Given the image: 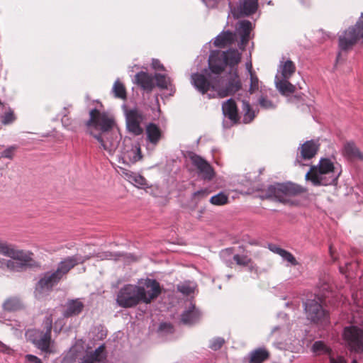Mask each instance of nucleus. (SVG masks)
<instances>
[{
  "mask_svg": "<svg viewBox=\"0 0 363 363\" xmlns=\"http://www.w3.org/2000/svg\"><path fill=\"white\" fill-rule=\"evenodd\" d=\"M330 363H347V362L342 357H337V358H335L333 357H330Z\"/></svg>",
  "mask_w": 363,
  "mask_h": 363,
  "instance_id": "nucleus-56",
  "label": "nucleus"
},
{
  "mask_svg": "<svg viewBox=\"0 0 363 363\" xmlns=\"http://www.w3.org/2000/svg\"><path fill=\"white\" fill-rule=\"evenodd\" d=\"M0 254L11 258L25 259V257L22 255L23 254L20 250H17L13 245L3 241H0Z\"/></svg>",
  "mask_w": 363,
  "mask_h": 363,
  "instance_id": "nucleus-27",
  "label": "nucleus"
},
{
  "mask_svg": "<svg viewBox=\"0 0 363 363\" xmlns=\"http://www.w3.org/2000/svg\"><path fill=\"white\" fill-rule=\"evenodd\" d=\"M25 358L29 363H43L40 358L33 354H26Z\"/></svg>",
  "mask_w": 363,
  "mask_h": 363,
  "instance_id": "nucleus-53",
  "label": "nucleus"
},
{
  "mask_svg": "<svg viewBox=\"0 0 363 363\" xmlns=\"http://www.w3.org/2000/svg\"><path fill=\"white\" fill-rule=\"evenodd\" d=\"M342 173L329 158H321L317 166H311L305 179L314 186L337 185Z\"/></svg>",
  "mask_w": 363,
  "mask_h": 363,
  "instance_id": "nucleus-2",
  "label": "nucleus"
},
{
  "mask_svg": "<svg viewBox=\"0 0 363 363\" xmlns=\"http://www.w3.org/2000/svg\"><path fill=\"white\" fill-rule=\"evenodd\" d=\"M313 351L317 355L328 354L329 357H332L331 350L322 341H316L314 342L313 345Z\"/></svg>",
  "mask_w": 363,
  "mask_h": 363,
  "instance_id": "nucleus-36",
  "label": "nucleus"
},
{
  "mask_svg": "<svg viewBox=\"0 0 363 363\" xmlns=\"http://www.w3.org/2000/svg\"><path fill=\"white\" fill-rule=\"evenodd\" d=\"M363 44V13L354 26L345 30L338 37L340 51H348L358 44Z\"/></svg>",
  "mask_w": 363,
  "mask_h": 363,
  "instance_id": "nucleus-4",
  "label": "nucleus"
},
{
  "mask_svg": "<svg viewBox=\"0 0 363 363\" xmlns=\"http://www.w3.org/2000/svg\"><path fill=\"white\" fill-rule=\"evenodd\" d=\"M307 191V189L291 182L279 183L268 187L267 194L269 197L284 203L293 205L291 198L300 196Z\"/></svg>",
  "mask_w": 363,
  "mask_h": 363,
  "instance_id": "nucleus-3",
  "label": "nucleus"
},
{
  "mask_svg": "<svg viewBox=\"0 0 363 363\" xmlns=\"http://www.w3.org/2000/svg\"><path fill=\"white\" fill-rule=\"evenodd\" d=\"M225 342V341L224 338L220 337H215L211 340L209 347L211 350L216 351L220 350L223 346Z\"/></svg>",
  "mask_w": 363,
  "mask_h": 363,
  "instance_id": "nucleus-44",
  "label": "nucleus"
},
{
  "mask_svg": "<svg viewBox=\"0 0 363 363\" xmlns=\"http://www.w3.org/2000/svg\"><path fill=\"white\" fill-rule=\"evenodd\" d=\"M251 30L252 23L250 21L245 20L240 22L238 32L240 35L250 36Z\"/></svg>",
  "mask_w": 363,
  "mask_h": 363,
  "instance_id": "nucleus-39",
  "label": "nucleus"
},
{
  "mask_svg": "<svg viewBox=\"0 0 363 363\" xmlns=\"http://www.w3.org/2000/svg\"><path fill=\"white\" fill-rule=\"evenodd\" d=\"M113 92L114 96L121 99H126V89L124 84L119 80H116L113 86Z\"/></svg>",
  "mask_w": 363,
  "mask_h": 363,
  "instance_id": "nucleus-34",
  "label": "nucleus"
},
{
  "mask_svg": "<svg viewBox=\"0 0 363 363\" xmlns=\"http://www.w3.org/2000/svg\"><path fill=\"white\" fill-rule=\"evenodd\" d=\"M242 109L245 112L243 116V123H250L255 118V114L248 101H242Z\"/></svg>",
  "mask_w": 363,
  "mask_h": 363,
  "instance_id": "nucleus-35",
  "label": "nucleus"
},
{
  "mask_svg": "<svg viewBox=\"0 0 363 363\" xmlns=\"http://www.w3.org/2000/svg\"><path fill=\"white\" fill-rule=\"evenodd\" d=\"M159 330L160 331H164L167 333H173V326L171 323H162L160 325Z\"/></svg>",
  "mask_w": 363,
  "mask_h": 363,
  "instance_id": "nucleus-51",
  "label": "nucleus"
},
{
  "mask_svg": "<svg viewBox=\"0 0 363 363\" xmlns=\"http://www.w3.org/2000/svg\"><path fill=\"white\" fill-rule=\"evenodd\" d=\"M242 88V83L239 75L237 72L231 73L225 87L218 88L217 90L218 96L220 98H224L228 96L233 95Z\"/></svg>",
  "mask_w": 363,
  "mask_h": 363,
  "instance_id": "nucleus-13",
  "label": "nucleus"
},
{
  "mask_svg": "<svg viewBox=\"0 0 363 363\" xmlns=\"http://www.w3.org/2000/svg\"><path fill=\"white\" fill-rule=\"evenodd\" d=\"M145 121V114L138 108L129 109L125 112L127 130L135 136H139L143 133L144 129L142 125Z\"/></svg>",
  "mask_w": 363,
  "mask_h": 363,
  "instance_id": "nucleus-7",
  "label": "nucleus"
},
{
  "mask_svg": "<svg viewBox=\"0 0 363 363\" xmlns=\"http://www.w3.org/2000/svg\"><path fill=\"white\" fill-rule=\"evenodd\" d=\"M352 363H358L357 360L354 359Z\"/></svg>",
  "mask_w": 363,
  "mask_h": 363,
  "instance_id": "nucleus-63",
  "label": "nucleus"
},
{
  "mask_svg": "<svg viewBox=\"0 0 363 363\" xmlns=\"http://www.w3.org/2000/svg\"><path fill=\"white\" fill-rule=\"evenodd\" d=\"M342 153L343 155L349 160H359L363 161V153L352 141L345 143Z\"/></svg>",
  "mask_w": 363,
  "mask_h": 363,
  "instance_id": "nucleus-23",
  "label": "nucleus"
},
{
  "mask_svg": "<svg viewBox=\"0 0 363 363\" xmlns=\"http://www.w3.org/2000/svg\"><path fill=\"white\" fill-rule=\"evenodd\" d=\"M134 82L141 89L147 91H151L154 88V82L152 76L143 71L135 74Z\"/></svg>",
  "mask_w": 363,
  "mask_h": 363,
  "instance_id": "nucleus-21",
  "label": "nucleus"
},
{
  "mask_svg": "<svg viewBox=\"0 0 363 363\" xmlns=\"http://www.w3.org/2000/svg\"><path fill=\"white\" fill-rule=\"evenodd\" d=\"M155 80L157 86L161 89H167L168 85L170 84V79L164 74H156Z\"/></svg>",
  "mask_w": 363,
  "mask_h": 363,
  "instance_id": "nucleus-41",
  "label": "nucleus"
},
{
  "mask_svg": "<svg viewBox=\"0 0 363 363\" xmlns=\"http://www.w3.org/2000/svg\"><path fill=\"white\" fill-rule=\"evenodd\" d=\"M234 41L235 35L230 31H224L216 38L213 43L216 47L225 48L233 44Z\"/></svg>",
  "mask_w": 363,
  "mask_h": 363,
  "instance_id": "nucleus-28",
  "label": "nucleus"
},
{
  "mask_svg": "<svg viewBox=\"0 0 363 363\" xmlns=\"http://www.w3.org/2000/svg\"><path fill=\"white\" fill-rule=\"evenodd\" d=\"M51 325H49L46 332L35 342L36 347L46 353H50V345L51 342Z\"/></svg>",
  "mask_w": 363,
  "mask_h": 363,
  "instance_id": "nucleus-30",
  "label": "nucleus"
},
{
  "mask_svg": "<svg viewBox=\"0 0 363 363\" xmlns=\"http://www.w3.org/2000/svg\"><path fill=\"white\" fill-rule=\"evenodd\" d=\"M276 86L279 92L284 96H289L296 91V86L289 82V79L283 78L276 82Z\"/></svg>",
  "mask_w": 363,
  "mask_h": 363,
  "instance_id": "nucleus-31",
  "label": "nucleus"
},
{
  "mask_svg": "<svg viewBox=\"0 0 363 363\" xmlns=\"http://www.w3.org/2000/svg\"><path fill=\"white\" fill-rule=\"evenodd\" d=\"M141 292L138 286L135 284H126L118 292L116 303L122 308H133L142 303Z\"/></svg>",
  "mask_w": 363,
  "mask_h": 363,
  "instance_id": "nucleus-5",
  "label": "nucleus"
},
{
  "mask_svg": "<svg viewBox=\"0 0 363 363\" xmlns=\"http://www.w3.org/2000/svg\"><path fill=\"white\" fill-rule=\"evenodd\" d=\"M89 257H81L79 255H74L71 257H67L62 259L57 265L56 269L57 273L60 275V277L62 279L67 274L73 269L75 266L79 264H83L87 259H89Z\"/></svg>",
  "mask_w": 363,
  "mask_h": 363,
  "instance_id": "nucleus-14",
  "label": "nucleus"
},
{
  "mask_svg": "<svg viewBox=\"0 0 363 363\" xmlns=\"http://www.w3.org/2000/svg\"><path fill=\"white\" fill-rule=\"evenodd\" d=\"M319 144L313 140H308L298 148L300 157L304 160H311L317 154Z\"/></svg>",
  "mask_w": 363,
  "mask_h": 363,
  "instance_id": "nucleus-18",
  "label": "nucleus"
},
{
  "mask_svg": "<svg viewBox=\"0 0 363 363\" xmlns=\"http://www.w3.org/2000/svg\"><path fill=\"white\" fill-rule=\"evenodd\" d=\"M308 300L304 303L305 312L308 320L316 324L329 323V313L323 308L322 300Z\"/></svg>",
  "mask_w": 363,
  "mask_h": 363,
  "instance_id": "nucleus-6",
  "label": "nucleus"
},
{
  "mask_svg": "<svg viewBox=\"0 0 363 363\" xmlns=\"http://www.w3.org/2000/svg\"><path fill=\"white\" fill-rule=\"evenodd\" d=\"M210 203L215 206H223L228 203V196L223 192H220L213 196L210 199Z\"/></svg>",
  "mask_w": 363,
  "mask_h": 363,
  "instance_id": "nucleus-37",
  "label": "nucleus"
},
{
  "mask_svg": "<svg viewBox=\"0 0 363 363\" xmlns=\"http://www.w3.org/2000/svg\"><path fill=\"white\" fill-rule=\"evenodd\" d=\"M249 72L250 75V86L249 89L250 94H253L259 89V79L252 70V65H250Z\"/></svg>",
  "mask_w": 363,
  "mask_h": 363,
  "instance_id": "nucleus-38",
  "label": "nucleus"
},
{
  "mask_svg": "<svg viewBox=\"0 0 363 363\" xmlns=\"http://www.w3.org/2000/svg\"><path fill=\"white\" fill-rule=\"evenodd\" d=\"M340 55H341V53H340V52H339V53H338V55H337V61H338V60H339L340 57Z\"/></svg>",
  "mask_w": 363,
  "mask_h": 363,
  "instance_id": "nucleus-61",
  "label": "nucleus"
},
{
  "mask_svg": "<svg viewBox=\"0 0 363 363\" xmlns=\"http://www.w3.org/2000/svg\"><path fill=\"white\" fill-rule=\"evenodd\" d=\"M343 338L351 351L360 353L363 351V330L357 326L346 327Z\"/></svg>",
  "mask_w": 363,
  "mask_h": 363,
  "instance_id": "nucleus-9",
  "label": "nucleus"
},
{
  "mask_svg": "<svg viewBox=\"0 0 363 363\" xmlns=\"http://www.w3.org/2000/svg\"><path fill=\"white\" fill-rule=\"evenodd\" d=\"M25 308L22 298L17 296L6 298L2 303V308L6 312H15Z\"/></svg>",
  "mask_w": 363,
  "mask_h": 363,
  "instance_id": "nucleus-20",
  "label": "nucleus"
},
{
  "mask_svg": "<svg viewBox=\"0 0 363 363\" xmlns=\"http://www.w3.org/2000/svg\"><path fill=\"white\" fill-rule=\"evenodd\" d=\"M200 316V311L194 305H192L188 310L183 312L181 321L185 325H193L199 321Z\"/></svg>",
  "mask_w": 363,
  "mask_h": 363,
  "instance_id": "nucleus-26",
  "label": "nucleus"
},
{
  "mask_svg": "<svg viewBox=\"0 0 363 363\" xmlns=\"http://www.w3.org/2000/svg\"><path fill=\"white\" fill-rule=\"evenodd\" d=\"M281 252V257L284 258L285 260L289 262L291 264L294 266L298 265V262L296 261L294 256L289 252L286 250H280Z\"/></svg>",
  "mask_w": 363,
  "mask_h": 363,
  "instance_id": "nucleus-45",
  "label": "nucleus"
},
{
  "mask_svg": "<svg viewBox=\"0 0 363 363\" xmlns=\"http://www.w3.org/2000/svg\"><path fill=\"white\" fill-rule=\"evenodd\" d=\"M133 176V179L131 183H135L136 184L143 186L145 184V179L139 174H131Z\"/></svg>",
  "mask_w": 363,
  "mask_h": 363,
  "instance_id": "nucleus-50",
  "label": "nucleus"
},
{
  "mask_svg": "<svg viewBox=\"0 0 363 363\" xmlns=\"http://www.w3.org/2000/svg\"><path fill=\"white\" fill-rule=\"evenodd\" d=\"M233 260L238 265L246 267L252 262L251 258L247 255H235L233 256Z\"/></svg>",
  "mask_w": 363,
  "mask_h": 363,
  "instance_id": "nucleus-43",
  "label": "nucleus"
},
{
  "mask_svg": "<svg viewBox=\"0 0 363 363\" xmlns=\"http://www.w3.org/2000/svg\"><path fill=\"white\" fill-rule=\"evenodd\" d=\"M270 250H271L272 252H275V253H277V254L279 255L280 256H281V252H280V250H284V249H282V248H281V247H277V246H275V245H274V246L271 247H270Z\"/></svg>",
  "mask_w": 363,
  "mask_h": 363,
  "instance_id": "nucleus-59",
  "label": "nucleus"
},
{
  "mask_svg": "<svg viewBox=\"0 0 363 363\" xmlns=\"http://www.w3.org/2000/svg\"><path fill=\"white\" fill-rule=\"evenodd\" d=\"M296 161H297V162H298V163H300V162H301L298 160V157H297Z\"/></svg>",
  "mask_w": 363,
  "mask_h": 363,
  "instance_id": "nucleus-64",
  "label": "nucleus"
},
{
  "mask_svg": "<svg viewBox=\"0 0 363 363\" xmlns=\"http://www.w3.org/2000/svg\"><path fill=\"white\" fill-rule=\"evenodd\" d=\"M226 67L224 59L220 52L212 53L208 59V67L211 73L221 74Z\"/></svg>",
  "mask_w": 363,
  "mask_h": 363,
  "instance_id": "nucleus-16",
  "label": "nucleus"
},
{
  "mask_svg": "<svg viewBox=\"0 0 363 363\" xmlns=\"http://www.w3.org/2000/svg\"><path fill=\"white\" fill-rule=\"evenodd\" d=\"M220 53L226 66L233 67L240 61V54L236 49H230L227 51L220 52Z\"/></svg>",
  "mask_w": 363,
  "mask_h": 363,
  "instance_id": "nucleus-29",
  "label": "nucleus"
},
{
  "mask_svg": "<svg viewBox=\"0 0 363 363\" xmlns=\"http://www.w3.org/2000/svg\"><path fill=\"white\" fill-rule=\"evenodd\" d=\"M177 290L184 295H190L194 292V289L188 284L177 285Z\"/></svg>",
  "mask_w": 363,
  "mask_h": 363,
  "instance_id": "nucleus-47",
  "label": "nucleus"
},
{
  "mask_svg": "<svg viewBox=\"0 0 363 363\" xmlns=\"http://www.w3.org/2000/svg\"><path fill=\"white\" fill-rule=\"evenodd\" d=\"M138 290L141 292L142 303L150 304L155 300L162 293V287L156 279H145L139 283Z\"/></svg>",
  "mask_w": 363,
  "mask_h": 363,
  "instance_id": "nucleus-8",
  "label": "nucleus"
},
{
  "mask_svg": "<svg viewBox=\"0 0 363 363\" xmlns=\"http://www.w3.org/2000/svg\"><path fill=\"white\" fill-rule=\"evenodd\" d=\"M240 37H241V43L242 44H247L248 40H249V37L250 36L244 37V35H240Z\"/></svg>",
  "mask_w": 363,
  "mask_h": 363,
  "instance_id": "nucleus-60",
  "label": "nucleus"
},
{
  "mask_svg": "<svg viewBox=\"0 0 363 363\" xmlns=\"http://www.w3.org/2000/svg\"><path fill=\"white\" fill-rule=\"evenodd\" d=\"M16 117L13 111L9 108V109L1 116V123L4 125H8L15 121Z\"/></svg>",
  "mask_w": 363,
  "mask_h": 363,
  "instance_id": "nucleus-42",
  "label": "nucleus"
},
{
  "mask_svg": "<svg viewBox=\"0 0 363 363\" xmlns=\"http://www.w3.org/2000/svg\"><path fill=\"white\" fill-rule=\"evenodd\" d=\"M124 157L128 159L130 163H135L143 158L141 148L139 144L131 147L130 150L124 152Z\"/></svg>",
  "mask_w": 363,
  "mask_h": 363,
  "instance_id": "nucleus-32",
  "label": "nucleus"
},
{
  "mask_svg": "<svg viewBox=\"0 0 363 363\" xmlns=\"http://www.w3.org/2000/svg\"><path fill=\"white\" fill-rule=\"evenodd\" d=\"M189 157L192 164L196 168L198 174L203 180L211 181L215 177L214 169L208 161L194 152H190Z\"/></svg>",
  "mask_w": 363,
  "mask_h": 363,
  "instance_id": "nucleus-10",
  "label": "nucleus"
},
{
  "mask_svg": "<svg viewBox=\"0 0 363 363\" xmlns=\"http://www.w3.org/2000/svg\"><path fill=\"white\" fill-rule=\"evenodd\" d=\"M114 119L105 112L96 108L89 111V119L86 122V132L95 138L101 147L113 155L118 147L121 135L112 130Z\"/></svg>",
  "mask_w": 363,
  "mask_h": 363,
  "instance_id": "nucleus-1",
  "label": "nucleus"
},
{
  "mask_svg": "<svg viewBox=\"0 0 363 363\" xmlns=\"http://www.w3.org/2000/svg\"><path fill=\"white\" fill-rule=\"evenodd\" d=\"M210 193L208 189H203L194 193L193 196L194 198H204L206 197Z\"/></svg>",
  "mask_w": 363,
  "mask_h": 363,
  "instance_id": "nucleus-52",
  "label": "nucleus"
},
{
  "mask_svg": "<svg viewBox=\"0 0 363 363\" xmlns=\"http://www.w3.org/2000/svg\"><path fill=\"white\" fill-rule=\"evenodd\" d=\"M105 350V347L104 345L99 346L96 348L93 352H91V354L96 358L97 362H99L101 359V354Z\"/></svg>",
  "mask_w": 363,
  "mask_h": 363,
  "instance_id": "nucleus-49",
  "label": "nucleus"
},
{
  "mask_svg": "<svg viewBox=\"0 0 363 363\" xmlns=\"http://www.w3.org/2000/svg\"><path fill=\"white\" fill-rule=\"evenodd\" d=\"M11 349L0 341V352L3 353H10Z\"/></svg>",
  "mask_w": 363,
  "mask_h": 363,
  "instance_id": "nucleus-57",
  "label": "nucleus"
},
{
  "mask_svg": "<svg viewBox=\"0 0 363 363\" xmlns=\"http://www.w3.org/2000/svg\"><path fill=\"white\" fill-rule=\"evenodd\" d=\"M258 8V0H243L237 8L239 16H250L255 13Z\"/></svg>",
  "mask_w": 363,
  "mask_h": 363,
  "instance_id": "nucleus-24",
  "label": "nucleus"
},
{
  "mask_svg": "<svg viewBox=\"0 0 363 363\" xmlns=\"http://www.w3.org/2000/svg\"><path fill=\"white\" fill-rule=\"evenodd\" d=\"M16 147L14 146H11L9 147H8L7 149H6L1 154V157H5V158H8V159H13V153L16 150Z\"/></svg>",
  "mask_w": 363,
  "mask_h": 363,
  "instance_id": "nucleus-48",
  "label": "nucleus"
},
{
  "mask_svg": "<svg viewBox=\"0 0 363 363\" xmlns=\"http://www.w3.org/2000/svg\"><path fill=\"white\" fill-rule=\"evenodd\" d=\"M283 78L289 79L296 71L295 64L290 60H286L281 67Z\"/></svg>",
  "mask_w": 363,
  "mask_h": 363,
  "instance_id": "nucleus-33",
  "label": "nucleus"
},
{
  "mask_svg": "<svg viewBox=\"0 0 363 363\" xmlns=\"http://www.w3.org/2000/svg\"><path fill=\"white\" fill-rule=\"evenodd\" d=\"M330 252L331 256L333 257V252H332V247H330Z\"/></svg>",
  "mask_w": 363,
  "mask_h": 363,
  "instance_id": "nucleus-62",
  "label": "nucleus"
},
{
  "mask_svg": "<svg viewBox=\"0 0 363 363\" xmlns=\"http://www.w3.org/2000/svg\"><path fill=\"white\" fill-rule=\"evenodd\" d=\"M96 362H97V360H96V358L94 357L91 353L86 354L82 359V363H95Z\"/></svg>",
  "mask_w": 363,
  "mask_h": 363,
  "instance_id": "nucleus-55",
  "label": "nucleus"
},
{
  "mask_svg": "<svg viewBox=\"0 0 363 363\" xmlns=\"http://www.w3.org/2000/svg\"><path fill=\"white\" fill-rule=\"evenodd\" d=\"M25 257V259H18L16 258H11V259L5 260L2 259L1 268L6 267L11 272H21L24 270L26 267L30 265L33 260V253L31 252H26L21 250Z\"/></svg>",
  "mask_w": 363,
  "mask_h": 363,
  "instance_id": "nucleus-12",
  "label": "nucleus"
},
{
  "mask_svg": "<svg viewBox=\"0 0 363 363\" xmlns=\"http://www.w3.org/2000/svg\"><path fill=\"white\" fill-rule=\"evenodd\" d=\"M270 357V352L265 347H259L249 353L248 363H263Z\"/></svg>",
  "mask_w": 363,
  "mask_h": 363,
  "instance_id": "nucleus-22",
  "label": "nucleus"
},
{
  "mask_svg": "<svg viewBox=\"0 0 363 363\" xmlns=\"http://www.w3.org/2000/svg\"><path fill=\"white\" fill-rule=\"evenodd\" d=\"M123 174L125 175V178L130 182H132L133 176L131 174H135L133 172H129L128 170L123 171Z\"/></svg>",
  "mask_w": 363,
  "mask_h": 363,
  "instance_id": "nucleus-58",
  "label": "nucleus"
},
{
  "mask_svg": "<svg viewBox=\"0 0 363 363\" xmlns=\"http://www.w3.org/2000/svg\"><path fill=\"white\" fill-rule=\"evenodd\" d=\"M62 315L69 318L79 315L84 308V304L80 298L69 299L64 305Z\"/></svg>",
  "mask_w": 363,
  "mask_h": 363,
  "instance_id": "nucleus-15",
  "label": "nucleus"
},
{
  "mask_svg": "<svg viewBox=\"0 0 363 363\" xmlns=\"http://www.w3.org/2000/svg\"><path fill=\"white\" fill-rule=\"evenodd\" d=\"M223 113L234 123L239 121L238 110L235 101L230 99L222 105Z\"/></svg>",
  "mask_w": 363,
  "mask_h": 363,
  "instance_id": "nucleus-19",
  "label": "nucleus"
},
{
  "mask_svg": "<svg viewBox=\"0 0 363 363\" xmlns=\"http://www.w3.org/2000/svg\"><path fill=\"white\" fill-rule=\"evenodd\" d=\"M61 122L62 125L67 130L74 131L77 128L75 121L69 117L67 113L64 114L62 117Z\"/></svg>",
  "mask_w": 363,
  "mask_h": 363,
  "instance_id": "nucleus-40",
  "label": "nucleus"
},
{
  "mask_svg": "<svg viewBox=\"0 0 363 363\" xmlns=\"http://www.w3.org/2000/svg\"><path fill=\"white\" fill-rule=\"evenodd\" d=\"M205 72L206 74L208 76V78L204 74L201 73H195L191 75L192 84L202 94L207 93L210 89L216 91V82L217 79H219V77L212 78L210 74L208 73L207 70H205Z\"/></svg>",
  "mask_w": 363,
  "mask_h": 363,
  "instance_id": "nucleus-11",
  "label": "nucleus"
},
{
  "mask_svg": "<svg viewBox=\"0 0 363 363\" xmlns=\"http://www.w3.org/2000/svg\"><path fill=\"white\" fill-rule=\"evenodd\" d=\"M259 104L260 106L264 109H274L276 107L271 100L264 96H261L259 99Z\"/></svg>",
  "mask_w": 363,
  "mask_h": 363,
  "instance_id": "nucleus-46",
  "label": "nucleus"
},
{
  "mask_svg": "<svg viewBox=\"0 0 363 363\" xmlns=\"http://www.w3.org/2000/svg\"><path fill=\"white\" fill-rule=\"evenodd\" d=\"M62 279L56 271L48 272L38 281V285L42 289L50 290L57 285Z\"/></svg>",
  "mask_w": 363,
  "mask_h": 363,
  "instance_id": "nucleus-17",
  "label": "nucleus"
},
{
  "mask_svg": "<svg viewBox=\"0 0 363 363\" xmlns=\"http://www.w3.org/2000/svg\"><path fill=\"white\" fill-rule=\"evenodd\" d=\"M152 67L154 69H156V70H161V71L164 70V65L157 59L152 60Z\"/></svg>",
  "mask_w": 363,
  "mask_h": 363,
  "instance_id": "nucleus-54",
  "label": "nucleus"
},
{
  "mask_svg": "<svg viewBox=\"0 0 363 363\" xmlns=\"http://www.w3.org/2000/svg\"><path fill=\"white\" fill-rule=\"evenodd\" d=\"M147 140L153 145H157L162 137V133L158 125L150 123L146 126Z\"/></svg>",
  "mask_w": 363,
  "mask_h": 363,
  "instance_id": "nucleus-25",
  "label": "nucleus"
}]
</instances>
